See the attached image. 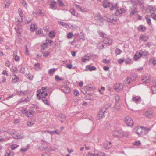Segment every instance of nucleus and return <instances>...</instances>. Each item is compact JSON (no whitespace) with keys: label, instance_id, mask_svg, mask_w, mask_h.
Instances as JSON below:
<instances>
[{"label":"nucleus","instance_id":"8fccbe9b","mask_svg":"<svg viewBox=\"0 0 156 156\" xmlns=\"http://www.w3.org/2000/svg\"><path fill=\"white\" fill-rule=\"evenodd\" d=\"M43 33V30L41 29H39L36 32V34L37 35L42 34Z\"/></svg>","mask_w":156,"mask_h":156},{"label":"nucleus","instance_id":"f704fd0d","mask_svg":"<svg viewBox=\"0 0 156 156\" xmlns=\"http://www.w3.org/2000/svg\"><path fill=\"white\" fill-rule=\"evenodd\" d=\"M42 99L43 101L44 104H46L48 106H49L50 105V104L48 103V100L47 99L45 98V97H44V98H42Z\"/></svg>","mask_w":156,"mask_h":156},{"label":"nucleus","instance_id":"dca6fc26","mask_svg":"<svg viewBox=\"0 0 156 156\" xmlns=\"http://www.w3.org/2000/svg\"><path fill=\"white\" fill-rule=\"evenodd\" d=\"M15 30L16 31V33L20 34L22 32V30L21 28V26L18 25L17 27L15 28Z\"/></svg>","mask_w":156,"mask_h":156},{"label":"nucleus","instance_id":"a18cd8bd","mask_svg":"<svg viewBox=\"0 0 156 156\" xmlns=\"http://www.w3.org/2000/svg\"><path fill=\"white\" fill-rule=\"evenodd\" d=\"M122 52V50L119 48H117L115 50V53L117 55L120 54Z\"/></svg>","mask_w":156,"mask_h":156},{"label":"nucleus","instance_id":"bb28decb","mask_svg":"<svg viewBox=\"0 0 156 156\" xmlns=\"http://www.w3.org/2000/svg\"><path fill=\"white\" fill-rule=\"evenodd\" d=\"M152 94L156 93V85L153 86L151 88Z\"/></svg>","mask_w":156,"mask_h":156},{"label":"nucleus","instance_id":"338daca9","mask_svg":"<svg viewBox=\"0 0 156 156\" xmlns=\"http://www.w3.org/2000/svg\"><path fill=\"white\" fill-rule=\"evenodd\" d=\"M17 147V146L16 145H12L11 146V149L13 150Z\"/></svg>","mask_w":156,"mask_h":156},{"label":"nucleus","instance_id":"4be33fe9","mask_svg":"<svg viewBox=\"0 0 156 156\" xmlns=\"http://www.w3.org/2000/svg\"><path fill=\"white\" fill-rule=\"evenodd\" d=\"M140 52V53L139 54V55H141V57L144 56H147L149 55V54L148 52V51H142L141 52Z\"/></svg>","mask_w":156,"mask_h":156},{"label":"nucleus","instance_id":"ddd939ff","mask_svg":"<svg viewBox=\"0 0 156 156\" xmlns=\"http://www.w3.org/2000/svg\"><path fill=\"white\" fill-rule=\"evenodd\" d=\"M86 68L88 69L90 71H92L96 69V68L95 67L90 65H87L86 66Z\"/></svg>","mask_w":156,"mask_h":156},{"label":"nucleus","instance_id":"72a5a7b5","mask_svg":"<svg viewBox=\"0 0 156 156\" xmlns=\"http://www.w3.org/2000/svg\"><path fill=\"white\" fill-rule=\"evenodd\" d=\"M34 66L35 69L36 70H39L41 69V67H40V64L39 63H37L34 64Z\"/></svg>","mask_w":156,"mask_h":156},{"label":"nucleus","instance_id":"1a4fd4ad","mask_svg":"<svg viewBox=\"0 0 156 156\" xmlns=\"http://www.w3.org/2000/svg\"><path fill=\"white\" fill-rule=\"evenodd\" d=\"M47 91V88L45 87H42L40 90H38L37 91V97L39 96L40 95L41 92H46Z\"/></svg>","mask_w":156,"mask_h":156},{"label":"nucleus","instance_id":"f3484780","mask_svg":"<svg viewBox=\"0 0 156 156\" xmlns=\"http://www.w3.org/2000/svg\"><path fill=\"white\" fill-rule=\"evenodd\" d=\"M139 38L140 41H147L148 38L147 36L142 35Z\"/></svg>","mask_w":156,"mask_h":156},{"label":"nucleus","instance_id":"6ab92c4d","mask_svg":"<svg viewBox=\"0 0 156 156\" xmlns=\"http://www.w3.org/2000/svg\"><path fill=\"white\" fill-rule=\"evenodd\" d=\"M138 29L140 32H144L146 30V28L143 25H141L138 27Z\"/></svg>","mask_w":156,"mask_h":156},{"label":"nucleus","instance_id":"9b49d317","mask_svg":"<svg viewBox=\"0 0 156 156\" xmlns=\"http://www.w3.org/2000/svg\"><path fill=\"white\" fill-rule=\"evenodd\" d=\"M103 42L104 43L110 45L112 42V40L110 38H105L103 40Z\"/></svg>","mask_w":156,"mask_h":156},{"label":"nucleus","instance_id":"864d4df0","mask_svg":"<svg viewBox=\"0 0 156 156\" xmlns=\"http://www.w3.org/2000/svg\"><path fill=\"white\" fill-rule=\"evenodd\" d=\"M151 16L153 19L156 20V14L155 13H152Z\"/></svg>","mask_w":156,"mask_h":156},{"label":"nucleus","instance_id":"f03ea898","mask_svg":"<svg viewBox=\"0 0 156 156\" xmlns=\"http://www.w3.org/2000/svg\"><path fill=\"white\" fill-rule=\"evenodd\" d=\"M129 12L131 16L137 13L138 12L137 6L135 5L131 6L130 7Z\"/></svg>","mask_w":156,"mask_h":156},{"label":"nucleus","instance_id":"39448f33","mask_svg":"<svg viewBox=\"0 0 156 156\" xmlns=\"http://www.w3.org/2000/svg\"><path fill=\"white\" fill-rule=\"evenodd\" d=\"M61 90L63 91L65 93H68L70 92V88L67 86H63L61 88Z\"/></svg>","mask_w":156,"mask_h":156},{"label":"nucleus","instance_id":"4d7b16f0","mask_svg":"<svg viewBox=\"0 0 156 156\" xmlns=\"http://www.w3.org/2000/svg\"><path fill=\"white\" fill-rule=\"evenodd\" d=\"M123 137L124 136H128L129 133L128 132H125L122 131Z\"/></svg>","mask_w":156,"mask_h":156},{"label":"nucleus","instance_id":"13d9d810","mask_svg":"<svg viewBox=\"0 0 156 156\" xmlns=\"http://www.w3.org/2000/svg\"><path fill=\"white\" fill-rule=\"evenodd\" d=\"M131 59L129 58H128L125 61V62L126 64H128L130 62Z\"/></svg>","mask_w":156,"mask_h":156},{"label":"nucleus","instance_id":"09e8293b","mask_svg":"<svg viewBox=\"0 0 156 156\" xmlns=\"http://www.w3.org/2000/svg\"><path fill=\"white\" fill-rule=\"evenodd\" d=\"M107 109L108 107L106 106H105V107L101 108L100 111L104 113H105L106 112Z\"/></svg>","mask_w":156,"mask_h":156},{"label":"nucleus","instance_id":"0e129e2a","mask_svg":"<svg viewBox=\"0 0 156 156\" xmlns=\"http://www.w3.org/2000/svg\"><path fill=\"white\" fill-rule=\"evenodd\" d=\"M59 2V6L61 7L63 5V3L61 0H58Z\"/></svg>","mask_w":156,"mask_h":156},{"label":"nucleus","instance_id":"c9c22d12","mask_svg":"<svg viewBox=\"0 0 156 156\" xmlns=\"http://www.w3.org/2000/svg\"><path fill=\"white\" fill-rule=\"evenodd\" d=\"M48 45L47 42L44 43L41 46V49L43 50H45L46 48L47 47Z\"/></svg>","mask_w":156,"mask_h":156},{"label":"nucleus","instance_id":"f257e3e1","mask_svg":"<svg viewBox=\"0 0 156 156\" xmlns=\"http://www.w3.org/2000/svg\"><path fill=\"white\" fill-rule=\"evenodd\" d=\"M124 121L128 126L130 127L133 126V122L132 119L129 116L126 117L125 118Z\"/></svg>","mask_w":156,"mask_h":156},{"label":"nucleus","instance_id":"5701e85b","mask_svg":"<svg viewBox=\"0 0 156 156\" xmlns=\"http://www.w3.org/2000/svg\"><path fill=\"white\" fill-rule=\"evenodd\" d=\"M56 2L55 1H54L53 2H51L50 4V5L51 8L54 9H56V8L55 7V4Z\"/></svg>","mask_w":156,"mask_h":156},{"label":"nucleus","instance_id":"052dcab7","mask_svg":"<svg viewBox=\"0 0 156 156\" xmlns=\"http://www.w3.org/2000/svg\"><path fill=\"white\" fill-rule=\"evenodd\" d=\"M43 56L44 57H47L49 55V52L48 51L44 52L43 53Z\"/></svg>","mask_w":156,"mask_h":156},{"label":"nucleus","instance_id":"0eeeda50","mask_svg":"<svg viewBox=\"0 0 156 156\" xmlns=\"http://www.w3.org/2000/svg\"><path fill=\"white\" fill-rule=\"evenodd\" d=\"M132 101L136 103H138L141 100V98L139 96H133L132 99Z\"/></svg>","mask_w":156,"mask_h":156},{"label":"nucleus","instance_id":"7c9ffc66","mask_svg":"<svg viewBox=\"0 0 156 156\" xmlns=\"http://www.w3.org/2000/svg\"><path fill=\"white\" fill-rule=\"evenodd\" d=\"M6 155H7V156H14V154L12 151H7Z\"/></svg>","mask_w":156,"mask_h":156},{"label":"nucleus","instance_id":"58836bf2","mask_svg":"<svg viewBox=\"0 0 156 156\" xmlns=\"http://www.w3.org/2000/svg\"><path fill=\"white\" fill-rule=\"evenodd\" d=\"M60 23L61 25L64 27H65L68 28L69 27V25L67 23H66L62 22H60Z\"/></svg>","mask_w":156,"mask_h":156},{"label":"nucleus","instance_id":"a878e982","mask_svg":"<svg viewBox=\"0 0 156 156\" xmlns=\"http://www.w3.org/2000/svg\"><path fill=\"white\" fill-rule=\"evenodd\" d=\"M40 94H41L42 97H40V95H39V96L38 97H39V99H40L42 98H44V97H45L46 96H47L48 95V93L46 92H41Z\"/></svg>","mask_w":156,"mask_h":156},{"label":"nucleus","instance_id":"37998d69","mask_svg":"<svg viewBox=\"0 0 156 156\" xmlns=\"http://www.w3.org/2000/svg\"><path fill=\"white\" fill-rule=\"evenodd\" d=\"M137 76L135 73H133L130 77L132 81H134L136 80Z\"/></svg>","mask_w":156,"mask_h":156},{"label":"nucleus","instance_id":"49530a36","mask_svg":"<svg viewBox=\"0 0 156 156\" xmlns=\"http://www.w3.org/2000/svg\"><path fill=\"white\" fill-rule=\"evenodd\" d=\"M97 154H93L90 152H89L86 155V156H97Z\"/></svg>","mask_w":156,"mask_h":156},{"label":"nucleus","instance_id":"b1692460","mask_svg":"<svg viewBox=\"0 0 156 156\" xmlns=\"http://www.w3.org/2000/svg\"><path fill=\"white\" fill-rule=\"evenodd\" d=\"M13 137L15 139H20L23 138V137L22 135L16 133L14 136H13Z\"/></svg>","mask_w":156,"mask_h":156},{"label":"nucleus","instance_id":"3c124183","mask_svg":"<svg viewBox=\"0 0 156 156\" xmlns=\"http://www.w3.org/2000/svg\"><path fill=\"white\" fill-rule=\"evenodd\" d=\"M98 32L99 34V35L100 37H104V35H105V34L104 33L101 31L99 30L98 31Z\"/></svg>","mask_w":156,"mask_h":156},{"label":"nucleus","instance_id":"bf43d9fd","mask_svg":"<svg viewBox=\"0 0 156 156\" xmlns=\"http://www.w3.org/2000/svg\"><path fill=\"white\" fill-rule=\"evenodd\" d=\"M14 59L16 61H17L20 59V57L17 55H15L14 56Z\"/></svg>","mask_w":156,"mask_h":156},{"label":"nucleus","instance_id":"c756f323","mask_svg":"<svg viewBox=\"0 0 156 156\" xmlns=\"http://www.w3.org/2000/svg\"><path fill=\"white\" fill-rule=\"evenodd\" d=\"M55 79L57 81H63L64 80V78L60 77L58 75H56L55 76Z\"/></svg>","mask_w":156,"mask_h":156},{"label":"nucleus","instance_id":"7ed1b4c3","mask_svg":"<svg viewBox=\"0 0 156 156\" xmlns=\"http://www.w3.org/2000/svg\"><path fill=\"white\" fill-rule=\"evenodd\" d=\"M122 131L121 130H116L113 132V135L115 137H123Z\"/></svg>","mask_w":156,"mask_h":156},{"label":"nucleus","instance_id":"69168bd1","mask_svg":"<svg viewBox=\"0 0 156 156\" xmlns=\"http://www.w3.org/2000/svg\"><path fill=\"white\" fill-rule=\"evenodd\" d=\"M20 72L21 73L23 74L24 73H25V68L23 67H22L21 68Z\"/></svg>","mask_w":156,"mask_h":156},{"label":"nucleus","instance_id":"79ce46f5","mask_svg":"<svg viewBox=\"0 0 156 156\" xmlns=\"http://www.w3.org/2000/svg\"><path fill=\"white\" fill-rule=\"evenodd\" d=\"M131 80V78L127 77L124 80V82L126 83L129 84L130 83Z\"/></svg>","mask_w":156,"mask_h":156},{"label":"nucleus","instance_id":"680f3d73","mask_svg":"<svg viewBox=\"0 0 156 156\" xmlns=\"http://www.w3.org/2000/svg\"><path fill=\"white\" fill-rule=\"evenodd\" d=\"M124 61V59L123 58H121L119 59L118 63L119 64H122Z\"/></svg>","mask_w":156,"mask_h":156},{"label":"nucleus","instance_id":"393cba45","mask_svg":"<svg viewBox=\"0 0 156 156\" xmlns=\"http://www.w3.org/2000/svg\"><path fill=\"white\" fill-rule=\"evenodd\" d=\"M118 8V6L117 4H112V5L111 7L110 8V9L112 10L115 9L116 11H116Z\"/></svg>","mask_w":156,"mask_h":156},{"label":"nucleus","instance_id":"774afa93","mask_svg":"<svg viewBox=\"0 0 156 156\" xmlns=\"http://www.w3.org/2000/svg\"><path fill=\"white\" fill-rule=\"evenodd\" d=\"M97 154L98 155L97 156H104L105 155V154L102 152H99L98 153H97Z\"/></svg>","mask_w":156,"mask_h":156},{"label":"nucleus","instance_id":"4c0bfd02","mask_svg":"<svg viewBox=\"0 0 156 156\" xmlns=\"http://www.w3.org/2000/svg\"><path fill=\"white\" fill-rule=\"evenodd\" d=\"M104 113L103 112H102L101 111H100L99 112V113H98V119H100L102 118L103 116L104 115Z\"/></svg>","mask_w":156,"mask_h":156},{"label":"nucleus","instance_id":"f8f14e48","mask_svg":"<svg viewBox=\"0 0 156 156\" xmlns=\"http://www.w3.org/2000/svg\"><path fill=\"white\" fill-rule=\"evenodd\" d=\"M69 12L72 15H74L76 17H78L80 16L79 14L74 9L72 8L70 9L69 10Z\"/></svg>","mask_w":156,"mask_h":156},{"label":"nucleus","instance_id":"473e14b6","mask_svg":"<svg viewBox=\"0 0 156 156\" xmlns=\"http://www.w3.org/2000/svg\"><path fill=\"white\" fill-rule=\"evenodd\" d=\"M16 92L17 93V94L19 95H25L27 94V92L26 91L22 92V91L20 90L17 91Z\"/></svg>","mask_w":156,"mask_h":156},{"label":"nucleus","instance_id":"c85d7f7f","mask_svg":"<svg viewBox=\"0 0 156 156\" xmlns=\"http://www.w3.org/2000/svg\"><path fill=\"white\" fill-rule=\"evenodd\" d=\"M148 16V15H146L145 16V19L146 20L147 23H148V24L149 25H151V20L150 18H149Z\"/></svg>","mask_w":156,"mask_h":156},{"label":"nucleus","instance_id":"cd10ccee","mask_svg":"<svg viewBox=\"0 0 156 156\" xmlns=\"http://www.w3.org/2000/svg\"><path fill=\"white\" fill-rule=\"evenodd\" d=\"M58 117L59 118L62 119L60 120V121L62 123L66 119V117L63 114H60L58 115Z\"/></svg>","mask_w":156,"mask_h":156},{"label":"nucleus","instance_id":"5fc2aeb1","mask_svg":"<svg viewBox=\"0 0 156 156\" xmlns=\"http://www.w3.org/2000/svg\"><path fill=\"white\" fill-rule=\"evenodd\" d=\"M133 144L134 145L138 146L141 143L140 141H137L134 142Z\"/></svg>","mask_w":156,"mask_h":156},{"label":"nucleus","instance_id":"e2e57ef3","mask_svg":"<svg viewBox=\"0 0 156 156\" xmlns=\"http://www.w3.org/2000/svg\"><path fill=\"white\" fill-rule=\"evenodd\" d=\"M142 129L143 128L144 130H146V131L147 132H149L151 130V129L150 128H147L146 127H142Z\"/></svg>","mask_w":156,"mask_h":156},{"label":"nucleus","instance_id":"aec40b11","mask_svg":"<svg viewBox=\"0 0 156 156\" xmlns=\"http://www.w3.org/2000/svg\"><path fill=\"white\" fill-rule=\"evenodd\" d=\"M152 112L150 110L147 111L145 112V115L147 117H150L152 116Z\"/></svg>","mask_w":156,"mask_h":156},{"label":"nucleus","instance_id":"412c9836","mask_svg":"<svg viewBox=\"0 0 156 156\" xmlns=\"http://www.w3.org/2000/svg\"><path fill=\"white\" fill-rule=\"evenodd\" d=\"M150 78L148 76H144L142 78V80L143 82L146 83L149 82Z\"/></svg>","mask_w":156,"mask_h":156},{"label":"nucleus","instance_id":"20e7f679","mask_svg":"<svg viewBox=\"0 0 156 156\" xmlns=\"http://www.w3.org/2000/svg\"><path fill=\"white\" fill-rule=\"evenodd\" d=\"M125 12V9L123 8L117 9L116 11H115L114 13L115 15L117 16L120 14H122Z\"/></svg>","mask_w":156,"mask_h":156},{"label":"nucleus","instance_id":"ea45409f","mask_svg":"<svg viewBox=\"0 0 156 156\" xmlns=\"http://www.w3.org/2000/svg\"><path fill=\"white\" fill-rule=\"evenodd\" d=\"M29 145L28 144L26 147L25 148H21L20 151L22 152H24L26 151L29 148Z\"/></svg>","mask_w":156,"mask_h":156},{"label":"nucleus","instance_id":"e433bc0d","mask_svg":"<svg viewBox=\"0 0 156 156\" xmlns=\"http://www.w3.org/2000/svg\"><path fill=\"white\" fill-rule=\"evenodd\" d=\"M55 70L56 69L55 68L51 69L48 71V73L51 75H53Z\"/></svg>","mask_w":156,"mask_h":156},{"label":"nucleus","instance_id":"423d86ee","mask_svg":"<svg viewBox=\"0 0 156 156\" xmlns=\"http://www.w3.org/2000/svg\"><path fill=\"white\" fill-rule=\"evenodd\" d=\"M37 27L36 24L34 23H32L30 27V30L32 32L36 31L37 30Z\"/></svg>","mask_w":156,"mask_h":156},{"label":"nucleus","instance_id":"de8ad7c7","mask_svg":"<svg viewBox=\"0 0 156 156\" xmlns=\"http://www.w3.org/2000/svg\"><path fill=\"white\" fill-rule=\"evenodd\" d=\"M49 37L53 38L55 36V33L54 31H51L49 33Z\"/></svg>","mask_w":156,"mask_h":156},{"label":"nucleus","instance_id":"6e6d98bb","mask_svg":"<svg viewBox=\"0 0 156 156\" xmlns=\"http://www.w3.org/2000/svg\"><path fill=\"white\" fill-rule=\"evenodd\" d=\"M18 11L20 16L21 17H23V13L22 12L21 9H19Z\"/></svg>","mask_w":156,"mask_h":156},{"label":"nucleus","instance_id":"6e6552de","mask_svg":"<svg viewBox=\"0 0 156 156\" xmlns=\"http://www.w3.org/2000/svg\"><path fill=\"white\" fill-rule=\"evenodd\" d=\"M122 85L121 84H116L114 86V89L117 91H119L122 89Z\"/></svg>","mask_w":156,"mask_h":156},{"label":"nucleus","instance_id":"2eb2a0df","mask_svg":"<svg viewBox=\"0 0 156 156\" xmlns=\"http://www.w3.org/2000/svg\"><path fill=\"white\" fill-rule=\"evenodd\" d=\"M6 132L10 135L14 136L16 134V132L13 129H9Z\"/></svg>","mask_w":156,"mask_h":156},{"label":"nucleus","instance_id":"4468645a","mask_svg":"<svg viewBox=\"0 0 156 156\" xmlns=\"http://www.w3.org/2000/svg\"><path fill=\"white\" fill-rule=\"evenodd\" d=\"M93 88L92 87H87L86 88H83L81 89V91L84 94L87 93V91L90 89Z\"/></svg>","mask_w":156,"mask_h":156},{"label":"nucleus","instance_id":"9d476101","mask_svg":"<svg viewBox=\"0 0 156 156\" xmlns=\"http://www.w3.org/2000/svg\"><path fill=\"white\" fill-rule=\"evenodd\" d=\"M110 5V3L108 0H104L103 1V6L105 8L108 7Z\"/></svg>","mask_w":156,"mask_h":156},{"label":"nucleus","instance_id":"a211bd4d","mask_svg":"<svg viewBox=\"0 0 156 156\" xmlns=\"http://www.w3.org/2000/svg\"><path fill=\"white\" fill-rule=\"evenodd\" d=\"M140 52H137L136 54L134 55L133 58L134 60L135 61H137L139 59L140 57H141V55H140L139 54Z\"/></svg>","mask_w":156,"mask_h":156},{"label":"nucleus","instance_id":"603ef678","mask_svg":"<svg viewBox=\"0 0 156 156\" xmlns=\"http://www.w3.org/2000/svg\"><path fill=\"white\" fill-rule=\"evenodd\" d=\"M73 35V34L71 32H69L68 33L67 37L68 39H70L72 38Z\"/></svg>","mask_w":156,"mask_h":156},{"label":"nucleus","instance_id":"c03bdc74","mask_svg":"<svg viewBox=\"0 0 156 156\" xmlns=\"http://www.w3.org/2000/svg\"><path fill=\"white\" fill-rule=\"evenodd\" d=\"M22 112L23 113L25 114V115L27 116V117H29V115H28V111H27L26 108H24L22 110Z\"/></svg>","mask_w":156,"mask_h":156},{"label":"nucleus","instance_id":"2f4dec72","mask_svg":"<svg viewBox=\"0 0 156 156\" xmlns=\"http://www.w3.org/2000/svg\"><path fill=\"white\" fill-rule=\"evenodd\" d=\"M131 2L133 5V6L137 5V4L139 2V0H132Z\"/></svg>","mask_w":156,"mask_h":156},{"label":"nucleus","instance_id":"a19ab883","mask_svg":"<svg viewBox=\"0 0 156 156\" xmlns=\"http://www.w3.org/2000/svg\"><path fill=\"white\" fill-rule=\"evenodd\" d=\"M142 130V127H141V128H137V130L136 131V133L138 135H139L140 134H141L142 132L141 131Z\"/></svg>","mask_w":156,"mask_h":156}]
</instances>
